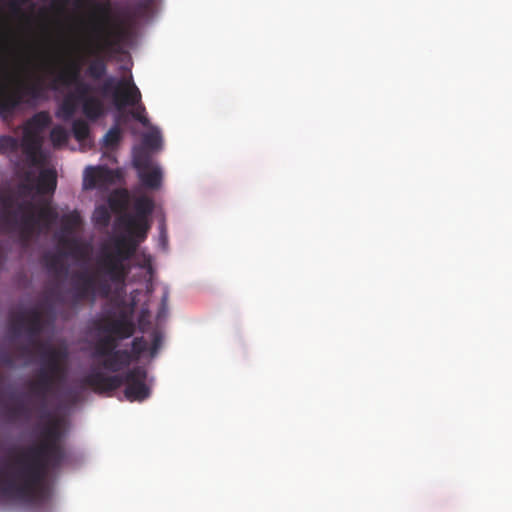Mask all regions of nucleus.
<instances>
[{
	"mask_svg": "<svg viewBox=\"0 0 512 512\" xmlns=\"http://www.w3.org/2000/svg\"><path fill=\"white\" fill-rule=\"evenodd\" d=\"M120 173L107 167L88 168L85 172L84 185L86 188L93 189L104 187L116 183Z\"/></svg>",
	"mask_w": 512,
	"mask_h": 512,
	"instance_id": "nucleus-11",
	"label": "nucleus"
},
{
	"mask_svg": "<svg viewBox=\"0 0 512 512\" xmlns=\"http://www.w3.org/2000/svg\"><path fill=\"white\" fill-rule=\"evenodd\" d=\"M143 145L150 150H158L162 146V137L159 131L147 132L142 138Z\"/></svg>",
	"mask_w": 512,
	"mask_h": 512,
	"instance_id": "nucleus-27",
	"label": "nucleus"
},
{
	"mask_svg": "<svg viewBox=\"0 0 512 512\" xmlns=\"http://www.w3.org/2000/svg\"><path fill=\"white\" fill-rule=\"evenodd\" d=\"M162 336L159 332L155 331L152 334V345L150 348L151 356H155L161 346Z\"/></svg>",
	"mask_w": 512,
	"mask_h": 512,
	"instance_id": "nucleus-33",
	"label": "nucleus"
},
{
	"mask_svg": "<svg viewBox=\"0 0 512 512\" xmlns=\"http://www.w3.org/2000/svg\"><path fill=\"white\" fill-rule=\"evenodd\" d=\"M51 122L52 119L49 112L40 111L29 118L23 126L21 148L27 163L32 167L38 166L41 163L40 151L42 139L40 133L47 128Z\"/></svg>",
	"mask_w": 512,
	"mask_h": 512,
	"instance_id": "nucleus-7",
	"label": "nucleus"
},
{
	"mask_svg": "<svg viewBox=\"0 0 512 512\" xmlns=\"http://www.w3.org/2000/svg\"><path fill=\"white\" fill-rule=\"evenodd\" d=\"M0 362L7 367H13L15 365L14 357L8 352L1 354Z\"/></svg>",
	"mask_w": 512,
	"mask_h": 512,
	"instance_id": "nucleus-35",
	"label": "nucleus"
},
{
	"mask_svg": "<svg viewBox=\"0 0 512 512\" xmlns=\"http://www.w3.org/2000/svg\"><path fill=\"white\" fill-rule=\"evenodd\" d=\"M69 0H52V5L63 8L65 5H67Z\"/></svg>",
	"mask_w": 512,
	"mask_h": 512,
	"instance_id": "nucleus-38",
	"label": "nucleus"
},
{
	"mask_svg": "<svg viewBox=\"0 0 512 512\" xmlns=\"http://www.w3.org/2000/svg\"><path fill=\"white\" fill-rule=\"evenodd\" d=\"M42 87L38 82H19L17 87L9 90L6 86L0 89V117L8 119L15 111L27 102L26 97L38 99L41 96Z\"/></svg>",
	"mask_w": 512,
	"mask_h": 512,
	"instance_id": "nucleus-9",
	"label": "nucleus"
},
{
	"mask_svg": "<svg viewBox=\"0 0 512 512\" xmlns=\"http://www.w3.org/2000/svg\"><path fill=\"white\" fill-rule=\"evenodd\" d=\"M154 202L147 196L134 201L135 215L125 214L121 222L129 235L112 239L111 245L101 247L96 257L94 273L87 271L75 274L73 278L74 297L77 301L94 298L97 293L107 296L110 283L123 285L131 271L129 260L135 255L139 241L145 239L149 229L148 217L152 214Z\"/></svg>",
	"mask_w": 512,
	"mask_h": 512,
	"instance_id": "nucleus-2",
	"label": "nucleus"
},
{
	"mask_svg": "<svg viewBox=\"0 0 512 512\" xmlns=\"http://www.w3.org/2000/svg\"><path fill=\"white\" fill-rule=\"evenodd\" d=\"M19 147H21V142L17 138L10 135L0 136V153H14Z\"/></svg>",
	"mask_w": 512,
	"mask_h": 512,
	"instance_id": "nucleus-30",
	"label": "nucleus"
},
{
	"mask_svg": "<svg viewBox=\"0 0 512 512\" xmlns=\"http://www.w3.org/2000/svg\"><path fill=\"white\" fill-rule=\"evenodd\" d=\"M10 412L14 416L28 415L30 410L22 402H18L15 406L10 409Z\"/></svg>",
	"mask_w": 512,
	"mask_h": 512,
	"instance_id": "nucleus-34",
	"label": "nucleus"
},
{
	"mask_svg": "<svg viewBox=\"0 0 512 512\" xmlns=\"http://www.w3.org/2000/svg\"><path fill=\"white\" fill-rule=\"evenodd\" d=\"M111 220V214L109 209L104 206L100 205L95 208L93 212V221L96 225L101 227H107Z\"/></svg>",
	"mask_w": 512,
	"mask_h": 512,
	"instance_id": "nucleus-29",
	"label": "nucleus"
},
{
	"mask_svg": "<svg viewBox=\"0 0 512 512\" xmlns=\"http://www.w3.org/2000/svg\"><path fill=\"white\" fill-rule=\"evenodd\" d=\"M133 165L138 173L152 167L151 156L144 150H136L133 154Z\"/></svg>",
	"mask_w": 512,
	"mask_h": 512,
	"instance_id": "nucleus-24",
	"label": "nucleus"
},
{
	"mask_svg": "<svg viewBox=\"0 0 512 512\" xmlns=\"http://www.w3.org/2000/svg\"><path fill=\"white\" fill-rule=\"evenodd\" d=\"M136 24L135 17L124 11L107 29H101L103 34L96 46L97 51L118 50L132 38Z\"/></svg>",
	"mask_w": 512,
	"mask_h": 512,
	"instance_id": "nucleus-8",
	"label": "nucleus"
},
{
	"mask_svg": "<svg viewBox=\"0 0 512 512\" xmlns=\"http://www.w3.org/2000/svg\"><path fill=\"white\" fill-rule=\"evenodd\" d=\"M133 362L132 353L126 349L117 350L104 356L99 361V366L109 372L118 373Z\"/></svg>",
	"mask_w": 512,
	"mask_h": 512,
	"instance_id": "nucleus-12",
	"label": "nucleus"
},
{
	"mask_svg": "<svg viewBox=\"0 0 512 512\" xmlns=\"http://www.w3.org/2000/svg\"><path fill=\"white\" fill-rule=\"evenodd\" d=\"M0 221L9 230H19L23 236H30L37 228H50L57 219V211L50 205H43L36 213L31 201H18L10 192L0 194Z\"/></svg>",
	"mask_w": 512,
	"mask_h": 512,
	"instance_id": "nucleus-4",
	"label": "nucleus"
},
{
	"mask_svg": "<svg viewBox=\"0 0 512 512\" xmlns=\"http://www.w3.org/2000/svg\"><path fill=\"white\" fill-rule=\"evenodd\" d=\"M61 243H62L64 246H67V247H68V246H70L71 244H73V243H74V241L69 240V239H66V238H62V239H61Z\"/></svg>",
	"mask_w": 512,
	"mask_h": 512,
	"instance_id": "nucleus-39",
	"label": "nucleus"
},
{
	"mask_svg": "<svg viewBox=\"0 0 512 512\" xmlns=\"http://www.w3.org/2000/svg\"><path fill=\"white\" fill-rule=\"evenodd\" d=\"M10 330L14 335H19L22 331L28 335L27 343L17 346L22 357L31 356L33 348L39 352L41 367L36 373V379L29 382L28 387L41 408L46 409L48 397L65 380L68 351L38 339L43 330V315L36 307L13 314L10 318Z\"/></svg>",
	"mask_w": 512,
	"mask_h": 512,
	"instance_id": "nucleus-3",
	"label": "nucleus"
},
{
	"mask_svg": "<svg viewBox=\"0 0 512 512\" xmlns=\"http://www.w3.org/2000/svg\"><path fill=\"white\" fill-rule=\"evenodd\" d=\"M79 103L75 94L68 93L58 106L56 117L63 121H70L75 115Z\"/></svg>",
	"mask_w": 512,
	"mask_h": 512,
	"instance_id": "nucleus-15",
	"label": "nucleus"
},
{
	"mask_svg": "<svg viewBox=\"0 0 512 512\" xmlns=\"http://www.w3.org/2000/svg\"><path fill=\"white\" fill-rule=\"evenodd\" d=\"M129 193L126 189L115 190L109 197V206L113 211L121 212L127 209Z\"/></svg>",
	"mask_w": 512,
	"mask_h": 512,
	"instance_id": "nucleus-18",
	"label": "nucleus"
},
{
	"mask_svg": "<svg viewBox=\"0 0 512 512\" xmlns=\"http://www.w3.org/2000/svg\"><path fill=\"white\" fill-rule=\"evenodd\" d=\"M68 132L60 125L52 128L50 132V139L54 147H60L68 142Z\"/></svg>",
	"mask_w": 512,
	"mask_h": 512,
	"instance_id": "nucleus-28",
	"label": "nucleus"
},
{
	"mask_svg": "<svg viewBox=\"0 0 512 512\" xmlns=\"http://www.w3.org/2000/svg\"><path fill=\"white\" fill-rule=\"evenodd\" d=\"M82 112L89 120L95 121L105 113L104 102L97 96H90L81 102Z\"/></svg>",
	"mask_w": 512,
	"mask_h": 512,
	"instance_id": "nucleus-13",
	"label": "nucleus"
},
{
	"mask_svg": "<svg viewBox=\"0 0 512 512\" xmlns=\"http://www.w3.org/2000/svg\"><path fill=\"white\" fill-rule=\"evenodd\" d=\"M147 371L142 366H135L124 374L107 375L93 369L83 379V385L95 393H110L125 384L124 395L130 402H142L150 396V387L146 383Z\"/></svg>",
	"mask_w": 512,
	"mask_h": 512,
	"instance_id": "nucleus-5",
	"label": "nucleus"
},
{
	"mask_svg": "<svg viewBox=\"0 0 512 512\" xmlns=\"http://www.w3.org/2000/svg\"><path fill=\"white\" fill-rule=\"evenodd\" d=\"M141 183L149 189H158L162 183V171L158 166L138 173Z\"/></svg>",
	"mask_w": 512,
	"mask_h": 512,
	"instance_id": "nucleus-17",
	"label": "nucleus"
},
{
	"mask_svg": "<svg viewBox=\"0 0 512 512\" xmlns=\"http://www.w3.org/2000/svg\"><path fill=\"white\" fill-rule=\"evenodd\" d=\"M62 231L72 233L81 224V217L77 211L65 214L61 218Z\"/></svg>",
	"mask_w": 512,
	"mask_h": 512,
	"instance_id": "nucleus-23",
	"label": "nucleus"
},
{
	"mask_svg": "<svg viewBox=\"0 0 512 512\" xmlns=\"http://www.w3.org/2000/svg\"><path fill=\"white\" fill-rule=\"evenodd\" d=\"M73 85L75 86V90H74V92H71V93L76 95V98L79 100V102H81L85 98L92 96L90 93L92 92L93 89L89 83L84 82L81 79L80 81L76 82Z\"/></svg>",
	"mask_w": 512,
	"mask_h": 512,
	"instance_id": "nucleus-32",
	"label": "nucleus"
},
{
	"mask_svg": "<svg viewBox=\"0 0 512 512\" xmlns=\"http://www.w3.org/2000/svg\"><path fill=\"white\" fill-rule=\"evenodd\" d=\"M99 91L103 96H111L118 110H122L126 106L135 107L131 112L132 117L142 125H148L149 120L145 115L146 109L141 103V92L132 77L117 79L109 76L103 81Z\"/></svg>",
	"mask_w": 512,
	"mask_h": 512,
	"instance_id": "nucleus-6",
	"label": "nucleus"
},
{
	"mask_svg": "<svg viewBox=\"0 0 512 512\" xmlns=\"http://www.w3.org/2000/svg\"><path fill=\"white\" fill-rule=\"evenodd\" d=\"M122 139V132L118 124L111 127L103 137V146L107 149L116 148Z\"/></svg>",
	"mask_w": 512,
	"mask_h": 512,
	"instance_id": "nucleus-22",
	"label": "nucleus"
},
{
	"mask_svg": "<svg viewBox=\"0 0 512 512\" xmlns=\"http://www.w3.org/2000/svg\"><path fill=\"white\" fill-rule=\"evenodd\" d=\"M62 438L61 420L49 417L39 443L0 467V497L29 505L44 503L49 496V470L60 468L66 458Z\"/></svg>",
	"mask_w": 512,
	"mask_h": 512,
	"instance_id": "nucleus-1",
	"label": "nucleus"
},
{
	"mask_svg": "<svg viewBox=\"0 0 512 512\" xmlns=\"http://www.w3.org/2000/svg\"><path fill=\"white\" fill-rule=\"evenodd\" d=\"M57 186V175L55 170L43 169L40 171L36 182V190L39 194L53 193Z\"/></svg>",
	"mask_w": 512,
	"mask_h": 512,
	"instance_id": "nucleus-14",
	"label": "nucleus"
},
{
	"mask_svg": "<svg viewBox=\"0 0 512 512\" xmlns=\"http://www.w3.org/2000/svg\"><path fill=\"white\" fill-rule=\"evenodd\" d=\"M99 330L114 336L120 341L133 336L136 326L131 316L122 312L117 318H105L99 326Z\"/></svg>",
	"mask_w": 512,
	"mask_h": 512,
	"instance_id": "nucleus-10",
	"label": "nucleus"
},
{
	"mask_svg": "<svg viewBox=\"0 0 512 512\" xmlns=\"http://www.w3.org/2000/svg\"><path fill=\"white\" fill-rule=\"evenodd\" d=\"M148 349V343L144 337H135L131 343L133 361H137L140 356Z\"/></svg>",
	"mask_w": 512,
	"mask_h": 512,
	"instance_id": "nucleus-31",
	"label": "nucleus"
},
{
	"mask_svg": "<svg viewBox=\"0 0 512 512\" xmlns=\"http://www.w3.org/2000/svg\"><path fill=\"white\" fill-rule=\"evenodd\" d=\"M118 340L110 335L106 334L104 337L100 338L95 345V349L93 352V357L95 359H101L106 355H109L115 351H117Z\"/></svg>",
	"mask_w": 512,
	"mask_h": 512,
	"instance_id": "nucleus-16",
	"label": "nucleus"
},
{
	"mask_svg": "<svg viewBox=\"0 0 512 512\" xmlns=\"http://www.w3.org/2000/svg\"><path fill=\"white\" fill-rule=\"evenodd\" d=\"M66 68L74 71L75 73L80 75L81 72V64L77 61H71L67 64Z\"/></svg>",
	"mask_w": 512,
	"mask_h": 512,
	"instance_id": "nucleus-36",
	"label": "nucleus"
},
{
	"mask_svg": "<svg viewBox=\"0 0 512 512\" xmlns=\"http://www.w3.org/2000/svg\"><path fill=\"white\" fill-rule=\"evenodd\" d=\"M80 80H81V77L79 74H77L74 71L70 70L69 68L65 67V69L62 70L57 75V77L54 79V81L51 84V88L57 89V84H61L64 86H71Z\"/></svg>",
	"mask_w": 512,
	"mask_h": 512,
	"instance_id": "nucleus-21",
	"label": "nucleus"
},
{
	"mask_svg": "<svg viewBox=\"0 0 512 512\" xmlns=\"http://www.w3.org/2000/svg\"><path fill=\"white\" fill-rule=\"evenodd\" d=\"M107 73V62L104 58L97 57L92 60L86 70V74L93 80L102 79Z\"/></svg>",
	"mask_w": 512,
	"mask_h": 512,
	"instance_id": "nucleus-19",
	"label": "nucleus"
},
{
	"mask_svg": "<svg viewBox=\"0 0 512 512\" xmlns=\"http://www.w3.org/2000/svg\"><path fill=\"white\" fill-rule=\"evenodd\" d=\"M44 260L48 271L51 273L58 275L65 270L62 258L58 254L46 255Z\"/></svg>",
	"mask_w": 512,
	"mask_h": 512,
	"instance_id": "nucleus-26",
	"label": "nucleus"
},
{
	"mask_svg": "<svg viewBox=\"0 0 512 512\" xmlns=\"http://www.w3.org/2000/svg\"><path fill=\"white\" fill-rule=\"evenodd\" d=\"M167 301H168V294L165 293L162 296V299H161V311H160L159 315L166 310V308H167Z\"/></svg>",
	"mask_w": 512,
	"mask_h": 512,
	"instance_id": "nucleus-37",
	"label": "nucleus"
},
{
	"mask_svg": "<svg viewBox=\"0 0 512 512\" xmlns=\"http://www.w3.org/2000/svg\"><path fill=\"white\" fill-rule=\"evenodd\" d=\"M157 2L158 0H137L130 9L126 10V12L133 15L135 19L138 20V18L149 13Z\"/></svg>",
	"mask_w": 512,
	"mask_h": 512,
	"instance_id": "nucleus-20",
	"label": "nucleus"
},
{
	"mask_svg": "<svg viewBox=\"0 0 512 512\" xmlns=\"http://www.w3.org/2000/svg\"><path fill=\"white\" fill-rule=\"evenodd\" d=\"M72 132L77 141H85L89 137L90 127L83 119H76L72 123Z\"/></svg>",
	"mask_w": 512,
	"mask_h": 512,
	"instance_id": "nucleus-25",
	"label": "nucleus"
}]
</instances>
